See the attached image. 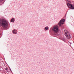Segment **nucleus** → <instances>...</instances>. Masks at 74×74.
<instances>
[{"instance_id":"obj_9","label":"nucleus","mask_w":74,"mask_h":74,"mask_svg":"<svg viewBox=\"0 0 74 74\" xmlns=\"http://www.w3.org/2000/svg\"><path fill=\"white\" fill-rule=\"evenodd\" d=\"M48 29V27H45V30H47Z\"/></svg>"},{"instance_id":"obj_2","label":"nucleus","mask_w":74,"mask_h":74,"mask_svg":"<svg viewBox=\"0 0 74 74\" xmlns=\"http://www.w3.org/2000/svg\"><path fill=\"white\" fill-rule=\"evenodd\" d=\"M52 30L54 34H56L59 32V27H58V25H55L53 27Z\"/></svg>"},{"instance_id":"obj_3","label":"nucleus","mask_w":74,"mask_h":74,"mask_svg":"<svg viewBox=\"0 0 74 74\" xmlns=\"http://www.w3.org/2000/svg\"><path fill=\"white\" fill-rule=\"evenodd\" d=\"M64 35L66 37L67 39H70V38H71L70 34L68 32L67 30H64Z\"/></svg>"},{"instance_id":"obj_1","label":"nucleus","mask_w":74,"mask_h":74,"mask_svg":"<svg viewBox=\"0 0 74 74\" xmlns=\"http://www.w3.org/2000/svg\"><path fill=\"white\" fill-rule=\"evenodd\" d=\"M8 22L5 19H2L0 20V26L3 27H6L8 26Z\"/></svg>"},{"instance_id":"obj_6","label":"nucleus","mask_w":74,"mask_h":74,"mask_svg":"<svg viewBox=\"0 0 74 74\" xmlns=\"http://www.w3.org/2000/svg\"><path fill=\"white\" fill-rule=\"evenodd\" d=\"M5 1L4 0H0V5L3 4Z\"/></svg>"},{"instance_id":"obj_4","label":"nucleus","mask_w":74,"mask_h":74,"mask_svg":"<svg viewBox=\"0 0 74 74\" xmlns=\"http://www.w3.org/2000/svg\"><path fill=\"white\" fill-rule=\"evenodd\" d=\"M71 2L70 1H68V2L67 3V5L69 8H70L71 9H74V6L73 5L71 4Z\"/></svg>"},{"instance_id":"obj_7","label":"nucleus","mask_w":74,"mask_h":74,"mask_svg":"<svg viewBox=\"0 0 74 74\" xmlns=\"http://www.w3.org/2000/svg\"><path fill=\"white\" fill-rule=\"evenodd\" d=\"M12 32L13 34H16L17 33V30L14 29L13 30Z\"/></svg>"},{"instance_id":"obj_5","label":"nucleus","mask_w":74,"mask_h":74,"mask_svg":"<svg viewBox=\"0 0 74 74\" xmlns=\"http://www.w3.org/2000/svg\"><path fill=\"white\" fill-rule=\"evenodd\" d=\"M65 21L64 19H62L58 23V25L59 26H62V25H63V24L64 23Z\"/></svg>"},{"instance_id":"obj_8","label":"nucleus","mask_w":74,"mask_h":74,"mask_svg":"<svg viewBox=\"0 0 74 74\" xmlns=\"http://www.w3.org/2000/svg\"><path fill=\"white\" fill-rule=\"evenodd\" d=\"M14 21H15V18H12L11 19V22H14Z\"/></svg>"}]
</instances>
